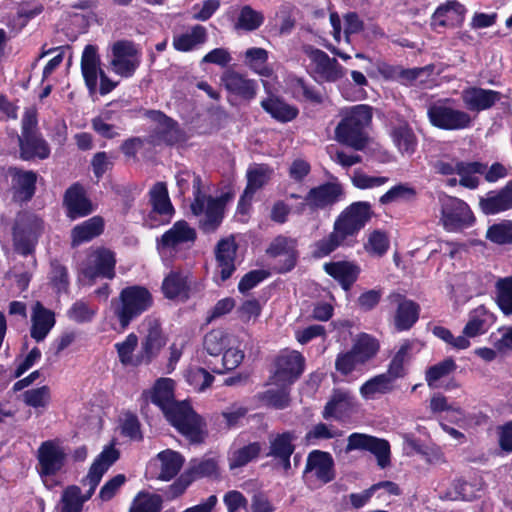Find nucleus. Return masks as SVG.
Returning a JSON list of instances; mask_svg holds the SVG:
<instances>
[{
    "label": "nucleus",
    "instance_id": "1",
    "mask_svg": "<svg viewBox=\"0 0 512 512\" xmlns=\"http://www.w3.org/2000/svg\"><path fill=\"white\" fill-rule=\"evenodd\" d=\"M151 401L162 410L168 422L190 443L204 442L207 435L206 423L187 401L179 402L174 399V381L172 379L160 378L156 381Z\"/></svg>",
    "mask_w": 512,
    "mask_h": 512
},
{
    "label": "nucleus",
    "instance_id": "2",
    "mask_svg": "<svg viewBox=\"0 0 512 512\" xmlns=\"http://www.w3.org/2000/svg\"><path fill=\"white\" fill-rule=\"evenodd\" d=\"M372 206L367 201H357L347 206L335 219L333 230L328 236L314 244L312 256L321 259L339 247H351L359 232L373 216Z\"/></svg>",
    "mask_w": 512,
    "mask_h": 512
},
{
    "label": "nucleus",
    "instance_id": "3",
    "mask_svg": "<svg viewBox=\"0 0 512 512\" xmlns=\"http://www.w3.org/2000/svg\"><path fill=\"white\" fill-rule=\"evenodd\" d=\"M153 305V296L144 286L131 285L123 288L119 296L111 300V310L121 330H126L132 321L148 311Z\"/></svg>",
    "mask_w": 512,
    "mask_h": 512
},
{
    "label": "nucleus",
    "instance_id": "4",
    "mask_svg": "<svg viewBox=\"0 0 512 512\" xmlns=\"http://www.w3.org/2000/svg\"><path fill=\"white\" fill-rule=\"evenodd\" d=\"M372 119L368 105H356L342 118L335 128V140L355 150H363L367 144L365 128Z\"/></svg>",
    "mask_w": 512,
    "mask_h": 512
},
{
    "label": "nucleus",
    "instance_id": "5",
    "mask_svg": "<svg viewBox=\"0 0 512 512\" xmlns=\"http://www.w3.org/2000/svg\"><path fill=\"white\" fill-rule=\"evenodd\" d=\"M193 178V196L194 199L190 205L193 215L201 216L199 228L206 234L215 232L224 218L225 202L222 198L207 196L202 192V181L199 175L192 173Z\"/></svg>",
    "mask_w": 512,
    "mask_h": 512
},
{
    "label": "nucleus",
    "instance_id": "6",
    "mask_svg": "<svg viewBox=\"0 0 512 512\" xmlns=\"http://www.w3.org/2000/svg\"><path fill=\"white\" fill-rule=\"evenodd\" d=\"M11 230L15 252L28 256L35 251L44 230V222L38 215L22 210L16 214Z\"/></svg>",
    "mask_w": 512,
    "mask_h": 512
},
{
    "label": "nucleus",
    "instance_id": "7",
    "mask_svg": "<svg viewBox=\"0 0 512 512\" xmlns=\"http://www.w3.org/2000/svg\"><path fill=\"white\" fill-rule=\"evenodd\" d=\"M439 202L441 206L440 221L446 231L458 232L474 224V214L463 200L444 194L439 197Z\"/></svg>",
    "mask_w": 512,
    "mask_h": 512
},
{
    "label": "nucleus",
    "instance_id": "8",
    "mask_svg": "<svg viewBox=\"0 0 512 512\" xmlns=\"http://www.w3.org/2000/svg\"><path fill=\"white\" fill-rule=\"evenodd\" d=\"M447 101H438L429 105L427 117L432 126L442 130H463L472 125L471 116L459 109L447 105Z\"/></svg>",
    "mask_w": 512,
    "mask_h": 512
},
{
    "label": "nucleus",
    "instance_id": "9",
    "mask_svg": "<svg viewBox=\"0 0 512 512\" xmlns=\"http://www.w3.org/2000/svg\"><path fill=\"white\" fill-rule=\"evenodd\" d=\"M354 450H364L372 453L380 468L384 469L391 463L390 461V444L387 440L377 438L363 433H352L348 436L345 452L349 453Z\"/></svg>",
    "mask_w": 512,
    "mask_h": 512
},
{
    "label": "nucleus",
    "instance_id": "10",
    "mask_svg": "<svg viewBox=\"0 0 512 512\" xmlns=\"http://www.w3.org/2000/svg\"><path fill=\"white\" fill-rule=\"evenodd\" d=\"M305 359L297 351H284L275 360L274 385H291L304 371Z\"/></svg>",
    "mask_w": 512,
    "mask_h": 512
},
{
    "label": "nucleus",
    "instance_id": "11",
    "mask_svg": "<svg viewBox=\"0 0 512 512\" xmlns=\"http://www.w3.org/2000/svg\"><path fill=\"white\" fill-rule=\"evenodd\" d=\"M111 66L113 71L124 78L134 75L140 65L139 52L132 41L119 40L112 46Z\"/></svg>",
    "mask_w": 512,
    "mask_h": 512
},
{
    "label": "nucleus",
    "instance_id": "12",
    "mask_svg": "<svg viewBox=\"0 0 512 512\" xmlns=\"http://www.w3.org/2000/svg\"><path fill=\"white\" fill-rule=\"evenodd\" d=\"M119 451L112 446L105 447L103 451L93 461L88 474L82 479L84 486L88 485L89 490L83 495L81 493V502L84 504L94 494L103 475L118 460Z\"/></svg>",
    "mask_w": 512,
    "mask_h": 512
},
{
    "label": "nucleus",
    "instance_id": "13",
    "mask_svg": "<svg viewBox=\"0 0 512 512\" xmlns=\"http://www.w3.org/2000/svg\"><path fill=\"white\" fill-rule=\"evenodd\" d=\"M67 453L56 441L41 443L37 451L38 472L41 477L54 476L65 465Z\"/></svg>",
    "mask_w": 512,
    "mask_h": 512
},
{
    "label": "nucleus",
    "instance_id": "14",
    "mask_svg": "<svg viewBox=\"0 0 512 512\" xmlns=\"http://www.w3.org/2000/svg\"><path fill=\"white\" fill-rule=\"evenodd\" d=\"M345 196V190L338 181L325 182L312 187L307 192V201L310 205V213L333 207Z\"/></svg>",
    "mask_w": 512,
    "mask_h": 512
},
{
    "label": "nucleus",
    "instance_id": "15",
    "mask_svg": "<svg viewBox=\"0 0 512 512\" xmlns=\"http://www.w3.org/2000/svg\"><path fill=\"white\" fill-rule=\"evenodd\" d=\"M197 239L195 228L185 220L176 221L159 239L157 248L159 250L177 251L181 247L194 245Z\"/></svg>",
    "mask_w": 512,
    "mask_h": 512
},
{
    "label": "nucleus",
    "instance_id": "16",
    "mask_svg": "<svg viewBox=\"0 0 512 512\" xmlns=\"http://www.w3.org/2000/svg\"><path fill=\"white\" fill-rule=\"evenodd\" d=\"M304 53L314 64V72L326 82H336L345 76L346 70L336 58L311 45L304 47Z\"/></svg>",
    "mask_w": 512,
    "mask_h": 512
},
{
    "label": "nucleus",
    "instance_id": "17",
    "mask_svg": "<svg viewBox=\"0 0 512 512\" xmlns=\"http://www.w3.org/2000/svg\"><path fill=\"white\" fill-rule=\"evenodd\" d=\"M63 207L66 217L70 220L86 217L94 211V206L88 198L85 188L78 182L66 189L63 196Z\"/></svg>",
    "mask_w": 512,
    "mask_h": 512
},
{
    "label": "nucleus",
    "instance_id": "18",
    "mask_svg": "<svg viewBox=\"0 0 512 512\" xmlns=\"http://www.w3.org/2000/svg\"><path fill=\"white\" fill-rule=\"evenodd\" d=\"M147 116L156 124L153 129V142L174 145L183 140V132L178 123L161 111L149 110Z\"/></svg>",
    "mask_w": 512,
    "mask_h": 512
},
{
    "label": "nucleus",
    "instance_id": "19",
    "mask_svg": "<svg viewBox=\"0 0 512 512\" xmlns=\"http://www.w3.org/2000/svg\"><path fill=\"white\" fill-rule=\"evenodd\" d=\"M115 264L114 253L109 249L99 248L90 255L87 265L82 269V273L90 280L98 277L113 279L115 277Z\"/></svg>",
    "mask_w": 512,
    "mask_h": 512
},
{
    "label": "nucleus",
    "instance_id": "20",
    "mask_svg": "<svg viewBox=\"0 0 512 512\" xmlns=\"http://www.w3.org/2000/svg\"><path fill=\"white\" fill-rule=\"evenodd\" d=\"M304 474L312 475L323 484L333 481L336 473L332 455L321 450L311 451L307 456Z\"/></svg>",
    "mask_w": 512,
    "mask_h": 512
},
{
    "label": "nucleus",
    "instance_id": "21",
    "mask_svg": "<svg viewBox=\"0 0 512 512\" xmlns=\"http://www.w3.org/2000/svg\"><path fill=\"white\" fill-rule=\"evenodd\" d=\"M269 257L278 258L283 256V260H279L274 266L277 273L284 274L291 271L297 262V251L295 241L285 236L276 237L266 250Z\"/></svg>",
    "mask_w": 512,
    "mask_h": 512
},
{
    "label": "nucleus",
    "instance_id": "22",
    "mask_svg": "<svg viewBox=\"0 0 512 512\" xmlns=\"http://www.w3.org/2000/svg\"><path fill=\"white\" fill-rule=\"evenodd\" d=\"M147 334L141 343V354L136 361L139 363H150L166 344V337L163 335L161 325L158 320L147 318L145 320Z\"/></svg>",
    "mask_w": 512,
    "mask_h": 512
},
{
    "label": "nucleus",
    "instance_id": "23",
    "mask_svg": "<svg viewBox=\"0 0 512 512\" xmlns=\"http://www.w3.org/2000/svg\"><path fill=\"white\" fill-rule=\"evenodd\" d=\"M238 246L233 236L218 241L215 247L216 268L221 282L227 281L236 270V254Z\"/></svg>",
    "mask_w": 512,
    "mask_h": 512
},
{
    "label": "nucleus",
    "instance_id": "24",
    "mask_svg": "<svg viewBox=\"0 0 512 512\" xmlns=\"http://www.w3.org/2000/svg\"><path fill=\"white\" fill-rule=\"evenodd\" d=\"M225 89L243 100L250 101L257 94V82L232 69L225 70L220 77Z\"/></svg>",
    "mask_w": 512,
    "mask_h": 512
},
{
    "label": "nucleus",
    "instance_id": "25",
    "mask_svg": "<svg viewBox=\"0 0 512 512\" xmlns=\"http://www.w3.org/2000/svg\"><path fill=\"white\" fill-rule=\"evenodd\" d=\"M272 175L273 169L267 164L251 165L246 172L247 185L239 199L238 208L250 205L254 194L270 181Z\"/></svg>",
    "mask_w": 512,
    "mask_h": 512
},
{
    "label": "nucleus",
    "instance_id": "26",
    "mask_svg": "<svg viewBox=\"0 0 512 512\" xmlns=\"http://www.w3.org/2000/svg\"><path fill=\"white\" fill-rule=\"evenodd\" d=\"M356 408V397L349 390L336 389L326 403L322 416L324 419L342 420L350 416Z\"/></svg>",
    "mask_w": 512,
    "mask_h": 512
},
{
    "label": "nucleus",
    "instance_id": "27",
    "mask_svg": "<svg viewBox=\"0 0 512 512\" xmlns=\"http://www.w3.org/2000/svg\"><path fill=\"white\" fill-rule=\"evenodd\" d=\"M501 98L502 94L500 92L480 87H468L461 93V99L465 107L472 112L488 110Z\"/></svg>",
    "mask_w": 512,
    "mask_h": 512
},
{
    "label": "nucleus",
    "instance_id": "28",
    "mask_svg": "<svg viewBox=\"0 0 512 512\" xmlns=\"http://www.w3.org/2000/svg\"><path fill=\"white\" fill-rule=\"evenodd\" d=\"M480 210L485 215H495L512 208V179L504 187L486 193L479 200Z\"/></svg>",
    "mask_w": 512,
    "mask_h": 512
},
{
    "label": "nucleus",
    "instance_id": "29",
    "mask_svg": "<svg viewBox=\"0 0 512 512\" xmlns=\"http://www.w3.org/2000/svg\"><path fill=\"white\" fill-rule=\"evenodd\" d=\"M466 8L457 0L447 1L440 5L432 16L431 24L437 27L453 28L462 24Z\"/></svg>",
    "mask_w": 512,
    "mask_h": 512
},
{
    "label": "nucleus",
    "instance_id": "30",
    "mask_svg": "<svg viewBox=\"0 0 512 512\" xmlns=\"http://www.w3.org/2000/svg\"><path fill=\"white\" fill-rule=\"evenodd\" d=\"M12 178L14 198L21 202H28L36 191L37 174L33 171H23L16 167L9 168Z\"/></svg>",
    "mask_w": 512,
    "mask_h": 512
},
{
    "label": "nucleus",
    "instance_id": "31",
    "mask_svg": "<svg viewBox=\"0 0 512 512\" xmlns=\"http://www.w3.org/2000/svg\"><path fill=\"white\" fill-rule=\"evenodd\" d=\"M31 323V337L36 342H41L54 327L56 323L55 314L50 309L44 307L41 302L37 301L32 309Z\"/></svg>",
    "mask_w": 512,
    "mask_h": 512
},
{
    "label": "nucleus",
    "instance_id": "32",
    "mask_svg": "<svg viewBox=\"0 0 512 512\" xmlns=\"http://www.w3.org/2000/svg\"><path fill=\"white\" fill-rule=\"evenodd\" d=\"M100 56L95 45H86L81 57V72L90 94L97 90V80L100 74Z\"/></svg>",
    "mask_w": 512,
    "mask_h": 512
},
{
    "label": "nucleus",
    "instance_id": "33",
    "mask_svg": "<svg viewBox=\"0 0 512 512\" xmlns=\"http://www.w3.org/2000/svg\"><path fill=\"white\" fill-rule=\"evenodd\" d=\"M323 268L329 276L339 282L340 286L345 291H349L351 289L361 272L360 267L350 261L325 263Z\"/></svg>",
    "mask_w": 512,
    "mask_h": 512
},
{
    "label": "nucleus",
    "instance_id": "34",
    "mask_svg": "<svg viewBox=\"0 0 512 512\" xmlns=\"http://www.w3.org/2000/svg\"><path fill=\"white\" fill-rule=\"evenodd\" d=\"M397 309L394 317V325L398 331L409 330L419 319L420 306L413 300L406 299L400 294L394 296Z\"/></svg>",
    "mask_w": 512,
    "mask_h": 512
},
{
    "label": "nucleus",
    "instance_id": "35",
    "mask_svg": "<svg viewBox=\"0 0 512 512\" xmlns=\"http://www.w3.org/2000/svg\"><path fill=\"white\" fill-rule=\"evenodd\" d=\"M189 274L171 271L163 280L162 291L166 298L187 300L189 298Z\"/></svg>",
    "mask_w": 512,
    "mask_h": 512
},
{
    "label": "nucleus",
    "instance_id": "36",
    "mask_svg": "<svg viewBox=\"0 0 512 512\" xmlns=\"http://www.w3.org/2000/svg\"><path fill=\"white\" fill-rule=\"evenodd\" d=\"M260 104L266 113L281 123L290 122L299 114L297 107L286 103L283 99L276 96H270L262 100Z\"/></svg>",
    "mask_w": 512,
    "mask_h": 512
},
{
    "label": "nucleus",
    "instance_id": "37",
    "mask_svg": "<svg viewBox=\"0 0 512 512\" xmlns=\"http://www.w3.org/2000/svg\"><path fill=\"white\" fill-rule=\"evenodd\" d=\"M412 346L413 343L410 341L403 342L390 360L387 371L384 372L394 383L408 374Z\"/></svg>",
    "mask_w": 512,
    "mask_h": 512
},
{
    "label": "nucleus",
    "instance_id": "38",
    "mask_svg": "<svg viewBox=\"0 0 512 512\" xmlns=\"http://www.w3.org/2000/svg\"><path fill=\"white\" fill-rule=\"evenodd\" d=\"M150 203L152 211L150 215L159 214L160 216L167 217L166 222H169L175 210L170 201L166 183L157 182L149 191Z\"/></svg>",
    "mask_w": 512,
    "mask_h": 512
},
{
    "label": "nucleus",
    "instance_id": "39",
    "mask_svg": "<svg viewBox=\"0 0 512 512\" xmlns=\"http://www.w3.org/2000/svg\"><path fill=\"white\" fill-rule=\"evenodd\" d=\"M20 154L23 160H31L35 157L46 159L50 155L48 143L37 133L24 134L20 139Z\"/></svg>",
    "mask_w": 512,
    "mask_h": 512
},
{
    "label": "nucleus",
    "instance_id": "40",
    "mask_svg": "<svg viewBox=\"0 0 512 512\" xmlns=\"http://www.w3.org/2000/svg\"><path fill=\"white\" fill-rule=\"evenodd\" d=\"M391 136L402 154L411 155L417 147V137L407 121L400 120L392 127Z\"/></svg>",
    "mask_w": 512,
    "mask_h": 512
},
{
    "label": "nucleus",
    "instance_id": "41",
    "mask_svg": "<svg viewBox=\"0 0 512 512\" xmlns=\"http://www.w3.org/2000/svg\"><path fill=\"white\" fill-rule=\"evenodd\" d=\"M104 230V220L100 216H93L88 220L76 225L71 230L72 245L77 246L81 243L91 241L99 236Z\"/></svg>",
    "mask_w": 512,
    "mask_h": 512
},
{
    "label": "nucleus",
    "instance_id": "42",
    "mask_svg": "<svg viewBox=\"0 0 512 512\" xmlns=\"http://www.w3.org/2000/svg\"><path fill=\"white\" fill-rule=\"evenodd\" d=\"M236 344L235 337L224 329H213L204 336L203 347L211 356H219L229 345Z\"/></svg>",
    "mask_w": 512,
    "mask_h": 512
},
{
    "label": "nucleus",
    "instance_id": "43",
    "mask_svg": "<svg viewBox=\"0 0 512 512\" xmlns=\"http://www.w3.org/2000/svg\"><path fill=\"white\" fill-rule=\"evenodd\" d=\"M157 458L160 462V472L157 479L162 481L173 479L179 473L184 463L183 456L170 449L160 452Z\"/></svg>",
    "mask_w": 512,
    "mask_h": 512
},
{
    "label": "nucleus",
    "instance_id": "44",
    "mask_svg": "<svg viewBox=\"0 0 512 512\" xmlns=\"http://www.w3.org/2000/svg\"><path fill=\"white\" fill-rule=\"evenodd\" d=\"M379 349L380 344L376 338L367 333H361L354 340L350 350L356 356L358 362L364 365L377 355Z\"/></svg>",
    "mask_w": 512,
    "mask_h": 512
},
{
    "label": "nucleus",
    "instance_id": "45",
    "mask_svg": "<svg viewBox=\"0 0 512 512\" xmlns=\"http://www.w3.org/2000/svg\"><path fill=\"white\" fill-rule=\"evenodd\" d=\"M256 395L258 401L267 407L283 410L290 405V385H277Z\"/></svg>",
    "mask_w": 512,
    "mask_h": 512
},
{
    "label": "nucleus",
    "instance_id": "46",
    "mask_svg": "<svg viewBox=\"0 0 512 512\" xmlns=\"http://www.w3.org/2000/svg\"><path fill=\"white\" fill-rule=\"evenodd\" d=\"M295 439V434L290 431L269 435V452L266 456L278 459L283 456L292 455L295 450L293 443Z\"/></svg>",
    "mask_w": 512,
    "mask_h": 512
},
{
    "label": "nucleus",
    "instance_id": "47",
    "mask_svg": "<svg viewBox=\"0 0 512 512\" xmlns=\"http://www.w3.org/2000/svg\"><path fill=\"white\" fill-rule=\"evenodd\" d=\"M207 40V30L201 25H195L190 32L173 37V46L177 51L188 52Z\"/></svg>",
    "mask_w": 512,
    "mask_h": 512
},
{
    "label": "nucleus",
    "instance_id": "48",
    "mask_svg": "<svg viewBox=\"0 0 512 512\" xmlns=\"http://www.w3.org/2000/svg\"><path fill=\"white\" fill-rule=\"evenodd\" d=\"M483 172H485V163L458 161L459 184L465 188L471 190L478 188L480 179L476 175H482Z\"/></svg>",
    "mask_w": 512,
    "mask_h": 512
},
{
    "label": "nucleus",
    "instance_id": "49",
    "mask_svg": "<svg viewBox=\"0 0 512 512\" xmlns=\"http://www.w3.org/2000/svg\"><path fill=\"white\" fill-rule=\"evenodd\" d=\"M395 389V383L385 374H378L367 380L360 387V394L366 399H373L376 394H388Z\"/></svg>",
    "mask_w": 512,
    "mask_h": 512
},
{
    "label": "nucleus",
    "instance_id": "50",
    "mask_svg": "<svg viewBox=\"0 0 512 512\" xmlns=\"http://www.w3.org/2000/svg\"><path fill=\"white\" fill-rule=\"evenodd\" d=\"M457 368L452 358H446L443 361L430 366L425 372V380L431 389L439 388V380L453 373Z\"/></svg>",
    "mask_w": 512,
    "mask_h": 512
},
{
    "label": "nucleus",
    "instance_id": "51",
    "mask_svg": "<svg viewBox=\"0 0 512 512\" xmlns=\"http://www.w3.org/2000/svg\"><path fill=\"white\" fill-rule=\"evenodd\" d=\"M262 451L260 442L249 443L235 450L229 458L230 469L240 468L256 459Z\"/></svg>",
    "mask_w": 512,
    "mask_h": 512
},
{
    "label": "nucleus",
    "instance_id": "52",
    "mask_svg": "<svg viewBox=\"0 0 512 512\" xmlns=\"http://www.w3.org/2000/svg\"><path fill=\"white\" fill-rule=\"evenodd\" d=\"M496 300L505 315H512V276L500 278L496 282Z\"/></svg>",
    "mask_w": 512,
    "mask_h": 512
},
{
    "label": "nucleus",
    "instance_id": "53",
    "mask_svg": "<svg viewBox=\"0 0 512 512\" xmlns=\"http://www.w3.org/2000/svg\"><path fill=\"white\" fill-rule=\"evenodd\" d=\"M264 22V16L261 12L254 10L251 6L245 5L240 10L235 27L245 31H254Z\"/></svg>",
    "mask_w": 512,
    "mask_h": 512
},
{
    "label": "nucleus",
    "instance_id": "54",
    "mask_svg": "<svg viewBox=\"0 0 512 512\" xmlns=\"http://www.w3.org/2000/svg\"><path fill=\"white\" fill-rule=\"evenodd\" d=\"M416 196V190L408 184L400 183L390 188L379 198L381 205H388L398 201H408Z\"/></svg>",
    "mask_w": 512,
    "mask_h": 512
},
{
    "label": "nucleus",
    "instance_id": "55",
    "mask_svg": "<svg viewBox=\"0 0 512 512\" xmlns=\"http://www.w3.org/2000/svg\"><path fill=\"white\" fill-rule=\"evenodd\" d=\"M81 489L70 485L64 489L61 496V512H82Z\"/></svg>",
    "mask_w": 512,
    "mask_h": 512
},
{
    "label": "nucleus",
    "instance_id": "56",
    "mask_svg": "<svg viewBox=\"0 0 512 512\" xmlns=\"http://www.w3.org/2000/svg\"><path fill=\"white\" fill-rule=\"evenodd\" d=\"M97 314V308L90 306L83 300H77L67 311L70 320L76 323L91 322Z\"/></svg>",
    "mask_w": 512,
    "mask_h": 512
},
{
    "label": "nucleus",
    "instance_id": "57",
    "mask_svg": "<svg viewBox=\"0 0 512 512\" xmlns=\"http://www.w3.org/2000/svg\"><path fill=\"white\" fill-rule=\"evenodd\" d=\"M293 93L296 98L302 97L313 104H321L324 101L323 93L314 86L308 85L302 78L295 79Z\"/></svg>",
    "mask_w": 512,
    "mask_h": 512
},
{
    "label": "nucleus",
    "instance_id": "58",
    "mask_svg": "<svg viewBox=\"0 0 512 512\" xmlns=\"http://www.w3.org/2000/svg\"><path fill=\"white\" fill-rule=\"evenodd\" d=\"M217 471V463L212 458L193 459L190 461L186 473L193 477V481L198 478L208 477Z\"/></svg>",
    "mask_w": 512,
    "mask_h": 512
},
{
    "label": "nucleus",
    "instance_id": "59",
    "mask_svg": "<svg viewBox=\"0 0 512 512\" xmlns=\"http://www.w3.org/2000/svg\"><path fill=\"white\" fill-rule=\"evenodd\" d=\"M23 402L33 408H45L50 402V388L46 385L30 389L22 394Z\"/></svg>",
    "mask_w": 512,
    "mask_h": 512
},
{
    "label": "nucleus",
    "instance_id": "60",
    "mask_svg": "<svg viewBox=\"0 0 512 512\" xmlns=\"http://www.w3.org/2000/svg\"><path fill=\"white\" fill-rule=\"evenodd\" d=\"M486 238L496 244L512 243V221H502L490 226Z\"/></svg>",
    "mask_w": 512,
    "mask_h": 512
},
{
    "label": "nucleus",
    "instance_id": "61",
    "mask_svg": "<svg viewBox=\"0 0 512 512\" xmlns=\"http://www.w3.org/2000/svg\"><path fill=\"white\" fill-rule=\"evenodd\" d=\"M50 266V281L52 285L58 292H66L70 284L67 267L61 264L57 259L52 260Z\"/></svg>",
    "mask_w": 512,
    "mask_h": 512
},
{
    "label": "nucleus",
    "instance_id": "62",
    "mask_svg": "<svg viewBox=\"0 0 512 512\" xmlns=\"http://www.w3.org/2000/svg\"><path fill=\"white\" fill-rule=\"evenodd\" d=\"M343 432L338 429H332L325 423L314 425L305 435L307 444H316L319 440H327L342 436Z\"/></svg>",
    "mask_w": 512,
    "mask_h": 512
},
{
    "label": "nucleus",
    "instance_id": "63",
    "mask_svg": "<svg viewBox=\"0 0 512 512\" xmlns=\"http://www.w3.org/2000/svg\"><path fill=\"white\" fill-rule=\"evenodd\" d=\"M389 248V239L385 232L380 230L373 231L365 244L366 251L374 256H383Z\"/></svg>",
    "mask_w": 512,
    "mask_h": 512
},
{
    "label": "nucleus",
    "instance_id": "64",
    "mask_svg": "<svg viewBox=\"0 0 512 512\" xmlns=\"http://www.w3.org/2000/svg\"><path fill=\"white\" fill-rule=\"evenodd\" d=\"M221 355L222 369H213L214 372L219 374L237 368L244 359L243 351L236 347L235 344L229 345Z\"/></svg>",
    "mask_w": 512,
    "mask_h": 512
}]
</instances>
